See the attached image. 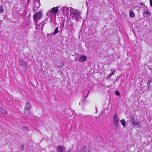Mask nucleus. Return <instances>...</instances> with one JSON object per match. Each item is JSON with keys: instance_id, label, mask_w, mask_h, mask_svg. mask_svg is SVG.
<instances>
[{"instance_id": "nucleus-13", "label": "nucleus", "mask_w": 152, "mask_h": 152, "mask_svg": "<svg viewBox=\"0 0 152 152\" xmlns=\"http://www.w3.org/2000/svg\"><path fill=\"white\" fill-rule=\"evenodd\" d=\"M86 59L87 58L86 56H83L80 58L79 60V61L82 62L86 61Z\"/></svg>"}, {"instance_id": "nucleus-11", "label": "nucleus", "mask_w": 152, "mask_h": 152, "mask_svg": "<svg viewBox=\"0 0 152 152\" xmlns=\"http://www.w3.org/2000/svg\"><path fill=\"white\" fill-rule=\"evenodd\" d=\"M80 152H91V148L88 146H86L82 148Z\"/></svg>"}, {"instance_id": "nucleus-24", "label": "nucleus", "mask_w": 152, "mask_h": 152, "mask_svg": "<svg viewBox=\"0 0 152 152\" xmlns=\"http://www.w3.org/2000/svg\"><path fill=\"white\" fill-rule=\"evenodd\" d=\"M115 94L116 95L118 96L120 95V92L119 91H116L115 92Z\"/></svg>"}, {"instance_id": "nucleus-5", "label": "nucleus", "mask_w": 152, "mask_h": 152, "mask_svg": "<svg viewBox=\"0 0 152 152\" xmlns=\"http://www.w3.org/2000/svg\"><path fill=\"white\" fill-rule=\"evenodd\" d=\"M33 10H37L40 5V0H33Z\"/></svg>"}, {"instance_id": "nucleus-12", "label": "nucleus", "mask_w": 152, "mask_h": 152, "mask_svg": "<svg viewBox=\"0 0 152 152\" xmlns=\"http://www.w3.org/2000/svg\"><path fill=\"white\" fill-rule=\"evenodd\" d=\"M57 150L58 152H65L66 147L63 146H59L57 147Z\"/></svg>"}, {"instance_id": "nucleus-18", "label": "nucleus", "mask_w": 152, "mask_h": 152, "mask_svg": "<svg viewBox=\"0 0 152 152\" xmlns=\"http://www.w3.org/2000/svg\"><path fill=\"white\" fill-rule=\"evenodd\" d=\"M129 15L131 17H133L134 15V13L131 10L129 12Z\"/></svg>"}, {"instance_id": "nucleus-9", "label": "nucleus", "mask_w": 152, "mask_h": 152, "mask_svg": "<svg viewBox=\"0 0 152 152\" xmlns=\"http://www.w3.org/2000/svg\"><path fill=\"white\" fill-rule=\"evenodd\" d=\"M113 123L116 127L118 126L119 123V119L118 117L116 116L115 114L113 116Z\"/></svg>"}, {"instance_id": "nucleus-8", "label": "nucleus", "mask_w": 152, "mask_h": 152, "mask_svg": "<svg viewBox=\"0 0 152 152\" xmlns=\"http://www.w3.org/2000/svg\"><path fill=\"white\" fill-rule=\"evenodd\" d=\"M61 11L63 12L64 15H66L69 12V7L64 6L62 7Z\"/></svg>"}, {"instance_id": "nucleus-4", "label": "nucleus", "mask_w": 152, "mask_h": 152, "mask_svg": "<svg viewBox=\"0 0 152 152\" xmlns=\"http://www.w3.org/2000/svg\"><path fill=\"white\" fill-rule=\"evenodd\" d=\"M58 10L57 8L56 7L53 8L51 10H49L47 14V16H56V13L58 12Z\"/></svg>"}, {"instance_id": "nucleus-27", "label": "nucleus", "mask_w": 152, "mask_h": 152, "mask_svg": "<svg viewBox=\"0 0 152 152\" xmlns=\"http://www.w3.org/2000/svg\"><path fill=\"white\" fill-rule=\"evenodd\" d=\"M113 75L111 73L109 74V75L107 77V78L109 79L111 76Z\"/></svg>"}, {"instance_id": "nucleus-15", "label": "nucleus", "mask_w": 152, "mask_h": 152, "mask_svg": "<svg viewBox=\"0 0 152 152\" xmlns=\"http://www.w3.org/2000/svg\"><path fill=\"white\" fill-rule=\"evenodd\" d=\"M0 112L4 114L7 113L6 110L4 108L1 107H0Z\"/></svg>"}, {"instance_id": "nucleus-22", "label": "nucleus", "mask_w": 152, "mask_h": 152, "mask_svg": "<svg viewBox=\"0 0 152 152\" xmlns=\"http://www.w3.org/2000/svg\"><path fill=\"white\" fill-rule=\"evenodd\" d=\"M116 70L114 69H111V73L114 75V73L115 72Z\"/></svg>"}, {"instance_id": "nucleus-1", "label": "nucleus", "mask_w": 152, "mask_h": 152, "mask_svg": "<svg viewBox=\"0 0 152 152\" xmlns=\"http://www.w3.org/2000/svg\"><path fill=\"white\" fill-rule=\"evenodd\" d=\"M71 15H72V18L76 21L79 20L81 18L80 12L77 10H73Z\"/></svg>"}, {"instance_id": "nucleus-17", "label": "nucleus", "mask_w": 152, "mask_h": 152, "mask_svg": "<svg viewBox=\"0 0 152 152\" xmlns=\"http://www.w3.org/2000/svg\"><path fill=\"white\" fill-rule=\"evenodd\" d=\"M121 123V124L123 125L124 127L126 125L125 121L124 119H123L121 120L120 121Z\"/></svg>"}, {"instance_id": "nucleus-3", "label": "nucleus", "mask_w": 152, "mask_h": 152, "mask_svg": "<svg viewBox=\"0 0 152 152\" xmlns=\"http://www.w3.org/2000/svg\"><path fill=\"white\" fill-rule=\"evenodd\" d=\"M42 14L40 11L36 13L34 15L33 18L35 25H36L38 21L42 18Z\"/></svg>"}, {"instance_id": "nucleus-6", "label": "nucleus", "mask_w": 152, "mask_h": 152, "mask_svg": "<svg viewBox=\"0 0 152 152\" xmlns=\"http://www.w3.org/2000/svg\"><path fill=\"white\" fill-rule=\"evenodd\" d=\"M130 121L133 126H134L135 125H138L140 126L141 125L139 121H135V118L133 115H132L130 117Z\"/></svg>"}, {"instance_id": "nucleus-10", "label": "nucleus", "mask_w": 152, "mask_h": 152, "mask_svg": "<svg viewBox=\"0 0 152 152\" xmlns=\"http://www.w3.org/2000/svg\"><path fill=\"white\" fill-rule=\"evenodd\" d=\"M47 23L46 20H45V21H43L38 25H36V28H37L38 29H40L42 30L43 29L44 25Z\"/></svg>"}, {"instance_id": "nucleus-20", "label": "nucleus", "mask_w": 152, "mask_h": 152, "mask_svg": "<svg viewBox=\"0 0 152 152\" xmlns=\"http://www.w3.org/2000/svg\"><path fill=\"white\" fill-rule=\"evenodd\" d=\"M89 92H90V91H88V92L86 96V97L84 96H83L82 99V101L83 102H84L85 101V100L86 99V97H87L88 96V94L89 93Z\"/></svg>"}, {"instance_id": "nucleus-7", "label": "nucleus", "mask_w": 152, "mask_h": 152, "mask_svg": "<svg viewBox=\"0 0 152 152\" xmlns=\"http://www.w3.org/2000/svg\"><path fill=\"white\" fill-rule=\"evenodd\" d=\"M143 15L145 18H147L149 17L150 15V12L149 10L148 9L147 7H145L143 9Z\"/></svg>"}, {"instance_id": "nucleus-19", "label": "nucleus", "mask_w": 152, "mask_h": 152, "mask_svg": "<svg viewBox=\"0 0 152 152\" xmlns=\"http://www.w3.org/2000/svg\"><path fill=\"white\" fill-rule=\"evenodd\" d=\"M63 66V64L62 61H60V63L57 66L59 68H61Z\"/></svg>"}, {"instance_id": "nucleus-23", "label": "nucleus", "mask_w": 152, "mask_h": 152, "mask_svg": "<svg viewBox=\"0 0 152 152\" xmlns=\"http://www.w3.org/2000/svg\"><path fill=\"white\" fill-rule=\"evenodd\" d=\"M22 67L24 68L25 69L27 68V66L25 63L21 66Z\"/></svg>"}, {"instance_id": "nucleus-28", "label": "nucleus", "mask_w": 152, "mask_h": 152, "mask_svg": "<svg viewBox=\"0 0 152 152\" xmlns=\"http://www.w3.org/2000/svg\"><path fill=\"white\" fill-rule=\"evenodd\" d=\"M96 21V26H97L99 24L98 23V19H96V20H95Z\"/></svg>"}, {"instance_id": "nucleus-29", "label": "nucleus", "mask_w": 152, "mask_h": 152, "mask_svg": "<svg viewBox=\"0 0 152 152\" xmlns=\"http://www.w3.org/2000/svg\"><path fill=\"white\" fill-rule=\"evenodd\" d=\"M150 3L151 6V7H152V0H150Z\"/></svg>"}, {"instance_id": "nucleus-14", "label": "nucleus", "mask_w": 152, "mask_h": 152, "mask_svg": "<svg viewBox=\"0 0 152 152\" xmlns=\"http://www.w3.org/2000/svg\"><path fill=\"white\" fill-rule=\"evenodd\" d=\"M147 86L149 88L150 86L152 87V76L151 78V79L148 81L147 83Z\"/></svg>"}, {"instance_id": "nucleus-26", "label": "nucleus", "mask_w": 152, "mask_h": 152, "mask_svg": "<svg viewBox=\"0 0 152 152\" xmlns=\"http://www.w3.org/2000/svg\"><path fill=\"white\" fill-rule=\"evenodd\" d=\"M72 150V148H69L68 150L66 151V152H71Z\"/></svg>"}, {"instance_id": "nucleus-30", "label": "nucleus", "mask_w": 152, "mask_h": 152, "mask_svg": "<svg viewBox=\"0 0 152 152\" xmlns=\"http://www.w3.org/2000/svg\"><path fill=\"white\" fill-rule=\"evenodd\" d=\"M80 103H81L80 102L79 103V104L80 105H81Z\"/></svg>"}, {"instance_id": "nucleus-21", "label": "nucleus", "mask_w": 152, "mask_h": 152, "mask_svg": "<svg viewBox=\"0 0 152 152\" xmlns=\"http://www.w3.org/2000/svg\"><path fill=\"white\" fill-rule=\"evenodd\" d=\"M4 8L2 5L0 6V12L2 13L4 12Z\"/></svg>"}, {"instance_id": "nucleus-2", "label": "nucleus", "mask_w": 152, "mask_h": 152, "mask_svg": "<svg viewBox=\"0 0 152 152\" xmlns=\"http://www.w3.org/2000/svg\"><path fill=\"white\" fill-rule=\"evenodd\" d=\"M31 106L29 101H27L25 107L24 113L27 116H29L31 114Z\"/></svg>"}, {"instance_id": "nucleus-25", "label": "nucleus", "mask_w": 152, "mask_h": 152, "mask_svg": "<svg viewBox=\"0 0 152 152\" xmlns=\"http://www.w3.org/2000/svg\"><path fill=\"white\" fill-rule=\"evenodd\" d=\"M19 64L21 66H22V65H23L24 64V63L22 61H19Z\"/></svg>"}, {"instance_id": "nucleus-16", "label": "nucleus", "mask_w": 152, "mask_h": 152, "mask_svg": "<svg viewBox=\"0 0 152 152\" xmlns=\"http://www.w3.org/2000/svg\"><path fill=\"white\" fill-rule=\"evenodd\" d=\"M58 28V27H56L55 28V29L53 33H52L51 34L55 35V34H57V33H58L59 32Z\"/></svg>"}]
</instances>
